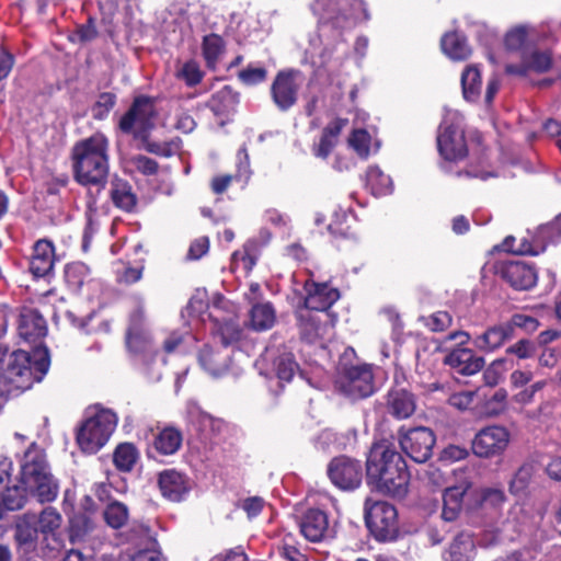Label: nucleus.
<instances>
[{
  "label": "nucleus",
  "mask_w": 561,
  "mask_h": 561,
  "mask_svg": "<svg viewBox=\"0 0 561 561\" xmlns=\"http://www.w3.org/2000/svg\"><path fill=\"white\" fill-rule=\"evenodd\" d=\"M367 483L377 491L403 499L408 493L410 474L407 462L388 440H380L370 447L366 460Z\"/></svg>",
  "instance_id": "obj_1"
},
{
  "label": "nucleus",
  "mask_w": 561,
  "mask_h": 561,
  "mask_svg": "<svg viewBox=\"0 0 561 561\" xmlns=\"http://www.w3.org/2000/svg\"><path fill=\"white\" fill-rule=\"evenodd\" d=\"M73 180L81 186L105 188L110 174V141L102 133L77 141L70 153Z\"/></svg>",
  "instance_id": "obj_2"
},
{
  "label": "nucleus",
  "mask_w": 561,
  "mask_h": 561,
  "mask_svg": "<svg viewBox=\"0 0 561 561\" xmlns=\"http://www.w3.org/2000/svg\"><path fill=\"white\" fill-rule=\"evenodd\" d=\"M32 360L26 351H14L0 360V391L18 394L39 382L49 368L47 348H36Z\"/></svg>",
  "instance_id": "obj_3"
},
{
  "label": "nucleus",
  "mask_w": 561,
  "mask_h": 561,
  "mask_svg": "<svg viewBox=\"0 0 561 561\" xmlns=\"http://www.w3.org/2000/svg\"><path fill=\"white\" fill-rule=\"evenodd\" d=\"M20 483L41 503L57 497L58 484L50 473L44 449L32 443L20 463Z\"/></svg>",
  "instance_id": "obj_4"
},
{
  "label": "nucleus",
  "mask_w": 561,
  "mask_h": 561,
  "mask_svg": "<svg viewBox=\"0 0 561 561\" xmlns=\"http://www.w3.org/2000/svg\"><path fill=\"white\" fill-rule=\"evenodd\" d=\"M118 417L110 409H100L84 420L77 432V443L87 454H95L106 445L117 426Z\"/></svg>",
  "instance_id": "obj_5"
},
{
  "label": "nucleus",
  "mask_w": 561,
  "mask_h": 561,
  "mask_svg": "<svg viewBox=\"0 0 561 561\" xmlns=\"http://www.w3.org/2000/svg\"><path fill=\"white\" fill-rule=\"evenodd\" d=\"M244 352L241 347L213 348L205 345L198 353V363L202 369L213 378L225 375L240 377L243 373Z\"/></svg>",
  "instance_id": "obj_6"
},
{
  "label": "nucleus",
  "mask_w": 561,
  "mask_h": 561,
  "mask_svg": "<svg viewBox=\"0 0 561 561\" xmlns=\"http://www.w3.org/2000/svg\"><path fill=\"white\" fill-rule=\"evenodd\" d=\"M156 117V100L147 95H138L133 100L127 112L121 116L118 128L124 134L145 140L154 127Z\"/></svg>",
  "instance_id": "obj_7"
},
{
  "label": "nucleus",
  "mask_w": 561,
  "mask_h": 561,
  "mask_svg": "<svg viewBox=\"0 0 561 561\" xmlns=\"http://www.w3.org/2000/svg\"><path fill=\"white\" fill-rule=\"evenodd\" d=\"M365 523L373 537L378 541H392L399 535L397 508L385 501L370 502L364 506Z\"/></svg>",
  "instance_id": "obj_8"
},
{
  "label": "nucleus",
  "mask_w": 561,
  "mask_h": 561,
  "mask_svg": "<svg viewBox=\"0 0 561 561\" xmlns=\"http://www.w3.org/2000/svg\"><path fill=\"white\" fill-rule=\"evenodd\" d=\"M437 149L445 162H458L468 154L465 131L457 114L447 115L440 123L437 136Z\"/></svg>",
  "instance_id": "obj_9"
},
{
  "label": "nucleus",
  "mask_w": 561,
  "mask_h": 561,
  "mask_svg": "<svg viewBox=\"0 0 561 561\" xmlns=\"http://www.w3.org/2000/svg\"><path fill=\"white\" fill-rule=\"evenodd\" d=\"M312 11L323 22L344 26L350 20H368L369 14L363 0H316Z\"/></svg>",
  "instance_id": "obj_10"
},
{
  "label": "nucleus",
  "mask_w": 561,
  "mask_h": 561,
  "mask_svg": "<svg viewBox=\"0 0 561 561\" xmlns=\"http://www.w3.org/2000/svg\"><path fill=\"white\" fill-rule=\"evenodd\" d=\"M339 390L351 400L366 399L376 391L373 366L359 364L345 366L337 381Z\"/></svg>",
  "instance_id": "obj_11"
},
{
  "label": "nucleus",
  "mask_w": 561,
  "mask_h": 561,
  "mask_svg": "<svg viewBox=\"0 0 561 561\" xmlns=\"http://www.w3.org/2000/svg\"><path fill=\"white\" fill-rule=\"evenodd\" d=\"M230 306V302L222 295L215 294L211 298L213 311L208 313V324L205 327L213 335L220 336L222 347L238 343L242 335V331L232 316L233 311L227 317L221 316L222 311Z\"/></svg>",
  "instance_id": "obj_12"
},
{
  "label": "nucleus",
  "mask_w": 561,
  "mask_h": 561,
  "mask_svg": "<svg viewBox=\"0 0 561 561\" xmlns=\"http://www.w3.org/2000/svg\"><path fill=\"white\" fill-rule=\"evenodd\" d=\"M398 439L402 451L415 462H425L433 455L436 442L434 432L424 426L398 431Z\"/></svg>",
  "instance_id": "obj_13"
},
{
  "label": "nucleus",
  "mask_w": 561,
  "mask_h": 561,
  "mask_svg": "<svg viewBox=\"0 0 561 561\" xmlns=\"http://www.w3.org/2000/svg\"><path fill=\"white\" fill-rule=\"evenodd\" d=\"M328 476L340 490L353 491L362 484L364 472L359 460L347 456H339L330 461Z\"/></svg>",
  "instance_id": "obj_14"
},
{
  "label": "nucleus",
  "mask_w": 561,
  "mask_h": 561,
  "mask_svg": "<svg viewBox=\"0 0 561 561\" xmlns=\"http://www.w3.org/2000/svg\"><path fill=\"white\" fill-rule=\"evenodd\" d=\"M510 443V433L504 426L491 425L480 430L473 440L472 450L481 458L502 454Z\"/></svg>",
  "instance_id": "obj_15"
},
{
  "label": "nucleus",
  "mask_w": 561,
  "mask_h": 561,
  "mask_svg": "<svg viewBox=\"0 0 561 561\" xmlns=\"http://www.w3.org/2000/svg\"><path fill=\"white\" fill-rule=\"evenodd\" d=\"M301 83L302 76L298 70L290 69L277 73L271 91L279 110L287 111L296 103Z\"/></svg>",
  "instance_id": "obj_16"
},
{
  "label": "nucleus",
  "mask_w": 561,
  "mask_h": 561,
  "mask_svg": "<svg viewBox=\"0 0 561 561\" xmlns=\"http://www.w3.org/2000/svg\"><path fill=\"white\" fill-rule=\"evenodd\" d=\"M12 461L9 458L0 459V519L5 511H16L23 507L30 492L21 485L10 486Z\"/></svg>",
  "instance_id": "obj_17"
},
{
  "label": "nucleus",
  "mask_w": 561,
  "mask_h": 561,
  "mask_svg": "<svg viewBox=\"0 0 561 561\" xmlns=\"http://www.w3.org/2000/svg\"><path fill=\"white\" fill-rule=\"evenodd\" d=\"M186 417L192 427L198 433L203 443H211L226 427L222 420L216 419L202 410L195 401L186 404Z\"/></svg>",
  "instance_id": "obj_18"
},
{
  "label": "nucleus",
  "mask_w": 561,
  "mask_h": 561,
  "mask_svg": "<svg viewBox=\"0 0 561 561\" xmlns=\"http://www.w3.org/2000/svg\"><path fill=\"white\" fill-rule=\"evenodd\" d=\"M301 535L311 542H321L333 537L328 514L318 508H310L298 522Z\"/></svg>",
  "instance_id": "obj_19"
},
{
  "label": "nucleus",
  "mask_w": 561,
  "mask_h": 561,
  "mask_svg": "<svg viewBox=\"0 0 561 561\" xmlns=\"http://www.w3.org/2000/svg\"><path fill=\"white\" fill-rule=\"evenodd\" d=\"M471 484L467 481L457 485L448 486L443 493V511L440 515V523H453L457 520L462 510L465 499H467L468 506L472 504L470 496Z\"/></svg>",
  "instance_id": "obj_20"
},
{
  "label": "nucleus",
  "mask_w": 561,
  "mask_h": 561,
  "mask_svg": "<svg viewBox=\"0 0 561 561\" xmlns=\"http://www.w3.org/2000/svg\"><path fill=\"white\" fill-rule=\"evenodd\" d=\"M18 332L24 342L37 345L35 350L41 348L42 339L47 333L46 321L37 310L24 308L20 314Z\"/></svg>",
  "instance_id": "obj_21"
},
{
  "label": "nucleus",
  "mask_w": 561,
  "mask_h": 561,
  "mask_svg": "<svg viewBox=\"0 0 561 561\" xmlns=\"http://www.w3.org/2000/svg\"><path fill=\"white\" fill-rule=\"evenodd\" d=\"M304 289L306 291L304 306L310 310L325 311L340 298L339 290L327 283L306 280Z\"/></svg>",
  "instance_id": "obj_22"
},
{
  "label": "nucleus",
  "mask_w": 561,
  "mask_h": 561,
  "mask_svg": "<svg viewBox=\"0 0 561 561\" xmlns=\"http://www.w3.org/2000/svg\"><path fill=\"white\" fill-rule=\"evenodd\" d=\"M444 364L459 375L471 376L479 373L484 367L485 362L482 356L477 355L472 350L457 347L445 356Z\"/></svg>",
  "instance_id": "obj_23"
},
{
  "label": "nucleus",
  "mask_w": 561,
  "mask_h": 561,
  "mask_svg": "<svg viewBox=\"0 0 561 561\" xmlns=\"http://www.w3.org/2000/svg\"><path fill=\"white\" fill-rule=\"evenodd\" d=\"M126 346L138 365L147 366L154 360V350L150 336L140 329L129 328L126 334Z\"/></svg>",
  "instance_id": "obj_24"
},
{
  "label": "nucleus",
  "mask_w": 561,
  "mask_h": 561,
  "mask_svg": "<svg viewBox=\"0 0 561 561\" xmlns=\"http://www.w3.org/2000/svg\"><path fill=\"white\" fill-rule=\"evenodd\" d=\"M503 278L517 290H528L536 285L535 268L522 261H510L502 267Z\"/></svg>",
  "instance_id": "obj_25"
},
{
  "label": "nucleus",
  "mask_w": 561,
  "mask_h": 561,
  "mask_svg": "<svg viewBox=\"0 0 561 561\" xmlns=\"http://www.w3.org/2000/svg\"><path fill=\"white\" fill-rule=\"evenodd\" d=\"M386 410L396 420H407L416 410L415 396L407 389L393 388L387 393Z\"/></svg>",
  "instance_id": "obj_26"
},
{
  "label": "nucleus",
  "mask_w": 561,
  "mask_h": 561,
  "mask_svg": "<svg viewBox=\"0 0 561 561\" xmlns=\"http://www.w3.org/2000/svg\"><path fill=\"white\" fill-rule=\"evenodd\" d=\"M55 248L51 241L41 239L33 247V254L30 260V272L34 277L48 276L54 268Z\"/></svg>",
  "instance_id": "obj_27"
},
{
  "label": "nucleus",
  "mask_w": 561,
  "mask_h": 561,
  "mask_svg": "<svg viewBox=\"0 0 561 561\" xmlns=\"http://www.w3.org/2000/svg\"><path fill=\"white\" fill-rule=\"evenodd\" d=\"M267 355L268 353L266 352L254 363V368L259 370L260 375L270 377L273 373L279 380L290 381L296 370L298 369V365L295 362L294 355L287 352L279 354L274 359L273 369L271 371L264 368L267 362Z\"/></svg>",
  "instance_id": "obj_28"
},
{
  "label": "nucleus",
  "mask_w": 561,
  "mask_h": 561,
  "mask_svg": "<svg viewBox=\"0 0 561 561\" xmlns=\"http://www.w3.org/2000/svg\"><path fill=\"white\" fill-rule=\"evenodd\" d=\"M158 484L161 494L173 502L182 501L190 491L186 477L175 470H164L161 472Z\"/></svg>",
  "instance_id": "obj_29"
},
{
  "label": "nucleus",
  "mask_w": 561,
  "mask_h": 561,
  "mask_svg": "<svg viewBox=\"0 0 561 561\" xmlns=\"http://www.w3.org/2000/svg\"><path fill=\"white\" fill-rule=\"evenodd\" d=\"M476 556V543L471 533H457L443 554L444 561H472Z\"/></svg>",
  "instance_id": "obj_30"
},
{
  "label": "nucleus",
  "mask_w": 561,
  "mask_h": 561,
  "mask_svg": "<svg viewBox=\"0 0 561 561\" xmlns=\"http://www.w3.org/2000/svg\"><path fill=\"white\" fill-rule=\"evenodd\" d=\"M513 337V325L502 323L489 328L474 339L477 348L483 352H493Z\"/></svg>",
  "instance_id": "obj_31"
},
{
  "label": "nucleus",
  "mask_w": 561,
  "mask_h": 561,
  "mask_svg": "<svg viewBox=\"0 0 561 561\" xmlns=\"http://www.w3.org/2000/svg\"><path fill=\"white\" fill-rule=\"evenodd\" d=\"M552 59L548 51L534 50L524 55L522 65H507L506 72L510 75L526 76L528 71L542 73L551 68Z\"/></svg>",
  "instance_id": "obj_32"
},
{
  "label": "nucleus",
  "mask_w": 561,
  "mask_h": 561,
  "mask_svg": "<svg viewBox=\"0 0 561 561\" xmlns=\"http://www.w3.org/2000/svg\"><path fill=\"white\" fill-rule=\"evenodd\" d=\"M276 322V310L270 301H255L250 311V325L255 331H267Z\"/></svg>",
  "instance_id": "obj_33"
},
{
  "label": "nucleus",
  "mask_w": 561,
  "mask_h": 561,
  "mask_svg": "<svg viewBox=\"0 0 561 561\" xmlns=\"http://www.w3.org/2000/svg\"><path fill=\"white\" fill-rule=\"evenodd\" d=\"M182 433L174 427L161 430L153 439V449L162 456L174 455L182 446Z\"/></svg>",
  "instance_id": "obj_34"
},
{
  "label": "nucleus",
  "mask_w": 561,
  "mask_h": 561,
  "mask_svg": "<svg viewBox=\"0 0 561 561\" xmlns=\"http://www.w3.org/2000/svg\"><path fill=\"white\" fill-rule=\"evenodd\" d=\"M440 46L444 54L453 60H465L471 55L467 38L457 32L445 34L442 37Z\"/></svg>",
  "instance_id": "obj_35"
},
{
  "label": "nucleus",
  "mask_w": 561,
  "mask_h": 561,
  "mask_svg": "<svg viewBox=\"0 0 561 561\" xmlns=\"http://www.w3.org/2000/svg\"><path fill=\"white\" fill-rule=\"evenodd\" d=\"M472 497V504L470 510H477L480 507H501L506 501L505 493L499 488H481L470 492Z\"/></svg>",
  "instance_id": "obj_36"
},
{
  "label": "nucleus",
  "mask_w": 561,
  "mask_h": 561,
  "mask_svg": "<svg viewBox=\"0 0 561 561\" xmlns=\"http://www.w3.org/2000/svg\"><path fill=\"white\" fill-rule=\"evenodd\" d=\"M111 198L116 207L125 211H131L137 203V196L133 192L131 185L118 178L112 181Z\"/></svg>",
  "instance_id": "obj_37"
},
{
  "label": "nucleus",
  "mask_w": 561,
  "mask_h": 561,
  "mask_svg": "<svg viewBox=\"0 0 561 561\" xmlns=\"http://www.w3.org/2000/svg\"><path fill=\"white\" fill-rule=\"evenodd\" d=\"M65 279L67 286L73 293H80L84 286H89L92 283L90 268L82 262L67 265Z\"/></svg>",
  "instance_id": "obj_38"
},
{
  "label": "nucleus",
  "mask_w": 561,
  "mask_h": 561,
  "mask_svg": "<svg viewBox=\"0 0 561 561\" xmlns=\"http://www.w3.org/2000/svg\"><path fill=\"white\" fill-rule=\"evenodd\" d=\"M528 236L533 244L541 241L543 243V251L549 244L559 242L561 240V214L552 221L539 226L534 233L528 231Z\"/></svg>",
  "instance_id": "obj_39"
},
{
  "label": "nucleus",
  "mask_w": 561,
  "mask_h": 561,
  "mask_svg": "<svg viewBox=\"0 0 561 561\" xmlns=\"http://www.w3.org/2000/svg\"><path fill=\"white\" fill-rule=\"evenodd\" d=\"M516 238L508 236L500 245V250L518 255H538L543 252V243L539 241L536 244L530 242L529 236L523 237L519 244L515 247Z\"/></svg>",
  "instance_id": "obj_40"
},
{
  "label": "nucleus",
  "mask_w": 561,
  "mask_h": 561,
  "mask_svg": "<svg viewBox=\"0 0 561 561\" xmlns=\"http://www.w3.org/2000/svg\"><path fill=\"white\" fill-rule=\"evenodd\" d=\"M461 85L466 100H477L481 89V72L477 66H468L463 70L461 75Z\"/></svg>",
  "instance_id": "obj_41"
},
{
  "label": "nucleus",
  "mask_w": 561,
  "mask_h": 561,
  "mask_svg": "<svg viewBox=\"0 0 561 561\" xmlns=\"http://www.w3.org/2000/svg\"><path fill=\"white\" fill-rule=\"evenodd\" d=\"M138 459V450L130 443L119 444L113 455V461L115 467L119 471H130Z\"/></svg>",
  "instance_id": "obj_42"
},
{
  "label": "nucleus",
  "mask_w": 561,
  "mask_h": 561,
  "mask_svg": "<svg viewBox=\"0 0 561 561\" xmlns=\"http://www.w3.org/2000/svg\"><path fill=\"white\" fill-rule=\"evenodd\" d=\"M105 523L114 528L118 529L123 527L128 520V508L127 506L118 501L108 503L103 512Z\"/></svg>",
  "instance_id": "obj_43"
},
{
  "label": "nucleus",
  "mask_w": 561,
  "mask_h": 561,
  "mask_svg": "<svg viewBox=\"0 0 561 561\" xmlns=\"http://www.w3.org/2000/svg\"><path fill=\"white\" fill-rule=\"evenodd\" d=\"M367 184L375 195H386L391 192L392 181L378 167L367 170Z\"/></svg>",
  "instance_id": "obj_44"
},
{
  "label": "nucleus",
  "mask_w": 561,
  "mask_h": 561,
  "mask_svg": "<svg viewBox=\"0 0 561 561\" xmlns=\"http://www.w3.org/2000/svg\"><path fill=\"white\" fill-rule=\"evenodd\" d=\"M202 48L207 67L215 68L224 50V42L221 37L216 34L206 35L203 39Z\"/></svg>",
  "instance_id": "obj_45"
},
{
  "label": "nucleus",
  "mask_w": 561,
  "mask_h": 561,
  "mask_svg": "<svg viewBox=\"0 0 561 561\" xmlns=\"http://www.w3.org/2000/svg\"><path fill=\"white\" fill-rule=\"evenodd\" d=\"M533 476L534 466L531 463L520 466L510 481V492L514 495L523 494L529 486Z\"/></svg>",
  "instance_id": "obj_46"
},
{
  "label": "nucleus",
  "mask_w": 561,
  "mask_h": 561,
  "mask_svg": "<svg viewBox=\"0 0 561 561\" xmlns=\"http://www.w3.org/2000/svg\"><path fill=\"white\" fill-rule=\"evenodd\" d=\"M204 296L199 293L194 295L186 306V312L206 327L208 324V313L213 311V308L206 302Z\"/></svg>",
  "instance_id": "obj_47"
},
{
  "label": "nucleus",
  "mask_w": 561,
  "mask_h": 561,
  "mask_svg": "<svg viewBox=\"0 0 561 561\" xmlns=\"http://www.w3.org/2000/svg\"><path fill=\"white\" fill-rule=\"evenodd\" d=\"M61 515L54 507H46L42 511L41 515L36 519L38 524V530L43 535L54 534L61 525Z\"/></svg>",
  "instance_id": "obj_48"
},
{
  "label": "nucleus",
  "mask_w": 561,
  "mask_h": 561,
  "mask_svg": "<svg viewBox=\"0 0 561 561\" xmlns=\"http://www.w3.org/2000/svg\"><path fill=\"white\" fill-rule=\"evenodd\" d=\"M35 515L26 514L23 519L16 525V540L20 543H31L37 539L38 528L35 527Z\"/></svg>",
  "instance_id": "obj_49"
},
{
  "label": "nucleus",
  "mask_w": 561,
  "mask_h": 561,
  "mask_svg": "<svg viewBox=\"0 0 561 561\" xmlns=\"http://www.w3.org/2000/svg\"><path fill=\"white\" fill-rule=\"evenodd\" d=\"M176 78L183 80L188 87H195L202 81L203 71L196 61L188 60L176 70Z\"/></svg>",
  "instance_id": "obj_50"
},
{
  "label": "nucleus",
  "mask_w": 561,
  "mask_h": 561,
  "mask_svg": "<svg viewBox=\"0 0 561 561\" xmlns=\"http://www.w3.org/2000/svg\"><path fill=\"white\" fill-rule=\"evenodd\" d=\"M370 140L367 130L355 129L348 138V144L360 158L366 159L369 156Z\"/></svg>",
  "instance_id": "obj_51"
},
{
  "label": "nucleus",
  "mask_w": 561,
  "mask_h": 561,
  "mask_svg": "<svg viewBox=\"0 0 561 561\" xmlns=\"http://www.w3.org/2000/svg\"><path fill=\"white\" fill-rule=\"evenodd\" d=\"M116 104V95L112 92H103L98 96V100L92 108L93 117L102 121L112 111Z\"/></svg>",
  "instance_id": "obj_52"
},
{
  "label": "nucleus",
  "mask_w": 561,
  "mask_h": 561,
  "mask_svg": "<svg viewBox=\"0 0 561 561\" xmlns=\"http://www.w3.org/2000/svg\"><path fill=\"white\" fill-rule=\"evenodd\" d=\"M181 140L179 138L172 139L167 142L147 141L145 149L161 157H171L180 150Z\"/></svg>",
  "instance_id": "obj_53"
},
{
  "label": "nucleus",
  "mask_w": 561,
  "mask_h": 561,
  "mask_svg": "<svg viewBox=\"0 0 561 561\" xmlns=\"http://www.w3.org/2000/svg\"><path fill=\"white\" fill-rule=\"evenodd\" d=\"M279 552L287 561H308L307 557L296 548L295 537L291 534L284 536Z\"/></svg>",
  "instance_id": "obj_54"
},
{
  "label": "nucleus",
  "mask_w": 561,
  "mask_h": 561,
  "mask_svg": "<svg viewBox=\"0 0 561 561\" xmlns=\"http://www.w3.org/2000/svg\"><path fill=\"white\" fill-rule=\"evenodd\" d=\"M271 239V233L268 230L263 229L260 231L259 240H251L250 245H248V270L251 268L252 265L255 264L257 254L260 253L261 249L265 247Z\"/></svg>",
  "instance_id": "obj_55"
},
{
  "label": "nucleus",
  "mask_w": 561,
  "mask_h": 561,
  "mask_svg": "<svg viewBox=\"0 0 561 561\" xmlns=\"http://www.w3.org/2000/svg\"><path fill=\"white\" fill-rule=\"evenodd\" d=\"M243 152H244L243 148H240L238 151L239 163H238V173L236 175H221V176H216L213 179L211 188H213L214 193L221 194L222 192H225L227 190V187L229 186V184L231 183V181L233 179H239L241 176V162H242V153Z\"/></svg>",
  "instance_id": "obj_56"
},
{
  "label": "nucleus",
  "mask_w": 561,
  "mask_h": 561,
  "mask_svg": "<svg viewBox=\"0 0 561 561\" xmlns=\"http://www.w3.org/2000/svg\"><path fill=\"white\" fill-rule=\"evenodd\" d=\"M453 318L446 311H437L427 318L426 325L433 332H442L451 325Z\"/></svg>",
  "instance_id": "obj_57"
},
{
  "label": "nucleus",
  "mask_w": 561,
  "mask_h": 561,
  "mask_svg": "<svg viewBox=\"0 0 561 561\" xmlns=\"http://www.w3.org/2000/svg\"><path fill=\"white\" fill-rule=\"evenodd\" d=\"M300 332L301 335L312 342L320 335V323L312 316H300Z\"/></svg>",
  "instance_id": "obj_58"
},
{
  "label": "nucleus",
  "mask_w": 561,
  "mask_h": 561,
  "mask_svg": "<svg viewBox=\"0 0 561 561\" xmlns=\"http://www.w3.org/2000/svg\"><path fill=\"white\" fill-rule=\"evenodd\" d=\"M449 524L450 523L442 524L439 519L436 523L427 525L425 531L432 545H438L445 539L446 535L450 530Z\"/></svg>",
  "instance_id": "obj_59"
},
{
  "label": "nucleus",
  "mask_w": 561,
  "mask_h": 561,
  "mask_svg": "<svg viewBox=\"0 0 561 561\" xmlns=\"http://www.w3.org/2000/svg\"><path fill=\"white\" fill-rule=\"evenodd\" d=\"M527 32L523 26L513 28L505 36V46L507 49L517 50L523 47L526 42Z\"/></svg>",
  "instance_id": "obj_60"
},
{
  "label": "nucleus",
  "mask_w": 561,
  "mask_h": 561,
  "mask_svg": "<svg viewBox=\"0 0 561 561\" xmlns=\"http://www.w3.org/2000/svg\"><path fill=\"white\" fill-rule=\"evenodd\" d=\"M144 266H126L117 274V280L123 284H135L142 277Z\"/></svg>",
  "instance_id": "obj_61"
},
{
  "label": "nucleus",
  "mask_w": 561,
  "mask_h": 561,
  "mask_svg": "<svg viewBox=\"0 0 561 561\" xmlns=\"http://www.w3.org/2000/svg\"><path fill=\"white\" fill-rule=\"evenodd\" d=\"M136 169L145 175H153L158 172V162L146 156H137L134 158Z\"/></svg>",
  "instance_id": "obj_62"
},
{
  "label": "nucleus",
  "mask_w": 561,
  "mask_h": 561,
  "mask_svg": "<svg viewBox=\"0 0 561 561\" xmlns=\"http://www.w3.org/2000/svg\"><path fill=\"white\" fill-rule=\"evenodd\" d=\"M507 353L515 354L518 358H530L535 353V345L528 340H520L507 348Z\"/></svg>",
  "instance_id": "obj_63"
},
{
  "label": "nucleus",
  "mask_w": 561,
  "mask_h": 561,
  "mask_svg": "<svg viewBox=\"0 0 561 561\" xmlns=\"http://www.w3.org/2000/svg\"><path fill=\"white\" fill-rule=\"evenodd\" d=\"M336 141L322 133L318 144L313 145L312 151L316 157L327 159L335 147Z\"/></svg>",
  "instance_id": "obj_64"
}]
</instances>
